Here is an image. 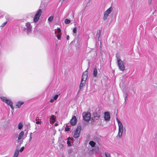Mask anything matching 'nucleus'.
<instances>
[{
    "label": "nucleus",
    "instance_id": "f257e3e1",
    "mask_svg": "<svg viewBox=\"0 0 157 157\" xmlns=\"http://www.w3.org/2000/svg\"><path fill=\"white\" fill-rule=\"evenodd\" d=\"M1 100L7 104L8 105H10L11 109L13 110L14 109V108L13 106V103L11 100L9 98H7L6 97L2 96L1 97Z\"/></svg>",
    "mask_w": 157,
    "mask_h": 157
},
{
    "label": "nucleus",
    "instance_id": "f03ea898",
    "mask_svg": "<svg viewBox=\"0 0 157 157\" xmlns=\"http://www.w3.org/2000/svg\"><path fill=\"white\" fill-rule=\"evenodd\" d=\"M42 11L41 10L39 9L36 13L33 19V22H37L39 19L42 13Z\"/></svg>",
    "mask_w": 157,
    "mask_h": 157
},
{
    "label": "nucleus",
    "instance_id": "7ed1b4c3",
    "mask_svg": "<svg viewBox=\"0 0 157 157\" xmlns=\"http://www.w3.org/2000/svg\"><path fill=\"white\" fill-rule=\"evenodd\" d=\"M83 119L86 121H89L91 115L88 112H83L82 113Z\"/></svg>",
    "mask_w": 157,
    "mask_h": 157
},
{
    "label": "nucleus",
    "instance_id": "20e7f679",
    "mask_svg": "<svg viewBox=\"0 0 157 157\" xmlns=\"http://www.w3.org/2000/svg\"><path fill=\"white\" fill-rule=\"evenodd\" d=\"M117 64L119 70L123 71L125 70V67L123 61L122 60L119 61L117 62Z\"/></svg>",
    "mask_w": 157,
    "mask_h": 157
},
{
    "label": "nucleus",
    "instance_id": "39448f33",
    "mask_svg": "<svg viewBox=\"0 0 157 157\" xmlns=\"http://www.w3.org/2000/svg\"><path fill=\"white\" fill-rule=\"evenodd\" d=\"M25 26L26 27L25 28L27 34L29 35L32 32V27L29 22L25 24Z\"/></svg>",
    "mask_w": 157,
    "mask_h": 157
},
{
    "label": "nucleus",
    "instance_id": "423d86ee",
    "mask_svg": "<svg viewBox=\"0 0 157 157\" xmlns=\"http://www.w3.org/2000/svg\"><path fill=\"white\" fill-rule=\"evenodd\" d=\"M112 10V8L111 7L109 8L105 12L103 17V19L104 21L106 20L109 15V14H110Z\"/></svg>",
    "mask_w": 157,
    "mask_h": 157
},
{
    "label": "nucleus",
    "instance_id": "0eeeda50",
    "mask_svg": "<svg viewBox=\"0 0 157 157\" xmlns=\"http://www.w3.org/2000/svg\"><path fill=\"white\" fill-rule=\"evenodd\" d=\"M81 126H78L74 132V137L75 138H77L79 136V133L81 130Z\"/></svg>",
    "mask_w": 157,
    "mask_h": 157
},
{
    "label": "nucleus",
    "instance_id": "6e6552de",
    "mask_svg": "<svg viewBox=\"0 0 157 157\" xmlns=\"http://www.w3.org/2000/svg\"><path fill=\"white\" fill-rule=\"evenodd\" d=\"M93 117H92L93 121L96 122V120H98L100 117V116L97 112H94L93 113Z\"/></svg>",
    "mask_w": 157,
    "mask_h": 157
},
{
    "label": "nucleus",
    "instance_id": "1a4fd4ad",
    "mask_svg": "<svg viewBox=\"0 0 157 157\" xmlns=\"http://www.w3.org/2000/svg\"><path fill=\"white\" fill-rule=\"evenodd\" d=\"M104 118L106 121H109L110 118V113L108 112H106L104 113Z\"/></svg>",
    "mask_w": 157,
    "mask_h": 157
},
{
    "label": "nucleus",
    "instance_id": "9d476101",
    "mask_svg": "<svg viewBox=\"0 0 157 157\" xmlns=\"http://www.w3.org/2000/svg\"><path fill=\"white\" fill-rule=\"evenodd\" d=\"M88 69V68L87 69ZM87 70L86 71H85L83 73L82 77V80L86 81L88 77V72L87 71Z\"/></svg>",
    "mask_w": 157,
    "mask_h": 157
},
{
    "label": "nucleus",
    "instance_id": "9b49d317",
    "mask_svg": "<svg viewBox=\"0 0 157 157\" xmlns=\"http://www.w3.org/2000/svg\"><path fill=\"white\" fill-rule=\"evenodd\" d=\"M77 123V119L76 117L73 116L70 121V124L72 126H74Z\"/></svg>",
    "mask_w": 157,
    "mask_h": 157
},
{
    "label": "nucleus",
    "instance_id": "f8f14e48",
    "mask_svg": "<svg viewBox=\"0 0 157 157\" xmlns=\"http://www.w3.org/2000/svg\"><path fill=\"white\" fill-rule=\"evenodd\" d=\"M55 117L54 115H52L51 117H47V119L48 121L49 119H50V122L51 124L53 123L55 121Z\"/></svg>",
    "mask_w": 157,
    "mask_h": 157
},
{
    "label": "nucleus",
    "instance_id": "ddd939ff",
    "mask_svg": "<svg viewBox=\"0 0 157 157\" xmlns=\"http://www.w3.org/2000/svg\"><path fill=\"white\" fill-rule=\"evenodd\" d=\"M23 101H19L17 102L16 104V106L17 108H20L21 105L24 104Z\"/></svg>",
    "mask_w": 157,
    "mask_h": 157
},
{
    "label": "nucleus",
    "instance_id": "4468645a",
    "mask_svg": "<svg viewBox=\"0 0 157 157\" xmlns=\"http://www.w3.org/2000/svg\"><path fill=\"white\" fill-rule=\"evenodd\" d=\"M85 81H84L81 80L79 87L80 90L82 89L83 88V87L85 86Z\"/></svg>",
    "mask_w": 157,
    "mask_h": 157
},
{
    "label": "nucleus",
    "instance_id": "2eb2a0df",
    "mask_svg": "<svg viewBox=\"0 0 157 157\" xmlns=\"http://www.w3.org/2000/svg\"><path fill=\"white\" fill-rule=\"evenodd\" d=\"M24 134L23 131H21L19 134L17 139V141L18 142L22 137Z\"/></svg>",
    "mask_w": 157,
    "mask_h": 157
},
{
    "label": "nucleus",
    "instance_id": "dca6fc26",
    "mask_svg": "<svg viewBox=\"0 0 157 157\" xmlns=\"http://www.w3.org/2000/svg\"><path fill=\"white\" fill-rule=\"evenodd\" d=\"M124 129L118 130V134L117 136L119 138H121L122 136V135Z\"/></svg>",
    "mask_w": 157,
    "mask_h": 157
},
{
    "label": "nucleus",
    "instance_id": "f3484780",
    "mask_svg": "<svg viewBox=\"0 0 157 157\" xmlns=\"http://www.w3.org/2000/svg\"><path fill=\"white\" fill-rule=\"evenodd\" d=\"M97 70L96 68H94V71L93 72V75L94 77H96L97 75Z\"/></svg>",
    "mask_w": 157,
    "mask_h": 157
},
{
    "label": "nucleus",
    "instance_id": "a211bd4d",
    "mask_svg": "<svg viewBox=\"0 0 157 157\" xmlns=\"http://www.w3.org/2000/svg\"><path fill=\"white\" fill-rule=\"evenodd\" d=\"M118 130L124 129L122 123L118 124Z\"/></svg>",
    "mask_w": 157,
    "mask_h": 157
},
{
    "label": "nucleus",
    "instance_id": "6ab92c4d",
    "mask_svg": "<svg viewBox=\"0 0 157 157\" xmlns=\"http://www.w3.org/2000/svg\"><path fill=\"white\" fill-rule=\"evenodd\" d=\"M19 153L18 150H16L14 154L13 157H17Z\"/></svg>",
    "mask_w": 157,
    "mask_h": 157
},
{
    "label": "nucleus",
    "instance_id": "aec40b11",
    "mask_svg": "<svg viewBox=\"0 0 157 157\" xmlns=\"http://www.w3.org/2000/svg\"><path fill=\"white\" fill-rule=\"evenodd\" d=\"M89 144L92 147H94L95 146L96 144L93 141H90L89 142Z\"/></svg>",
    "mask_w": 157,
    "mask_h": 157
},
{
    "label": "nucleus",
    "instance_id": "412c9836",
    "mask_svg": "<svg viewBox=\"0 0 157 157\" xmlns=\"http://www.w3.org/2000/svg\"><path fill=\"white\" fill-rule=\"evenodd\" d=\"M116 59H117V62H118L119 61H121L122 60L121 59L120 56L118 54H116Z\"/></svg>",
    "mask_w": 157,
    "mask_h": 157
},
{
    "label": "nucleus",
    "instance_id": "4be33fe9",
    "mask_svg": "<svg viewBox=\"0 0 157 157\" xmlns=\"http://www.w3.org/2000/svg\"><path fill=\"white\" fill-rule=\"evenodd\" d=\"M23 126V125L22 123L21 122H20L18 124V128L19 129H21L22 128Z\"/></svg>",
    "mask_w": 157,
    "mask_h": 157
},
{
    "label": "nucleus",
    "instance_id": "5701e85b",
    "mask_svg": "<svg viewBox=\"0 0 157 157\" xmlns=\"http://www.w3.org/2000/svg\"><path fill=\"white\" fill-rule=\"evenodd\" d=\"M71 139L70 137H68L67 138V143L68 144V146H71V142L69 140Z\"/></svg>",
    "mask_w": 157,
    "mask_h": 157
},
{
    "label": "nucleus",
    "instance_id": "b1692460",
    "mask_svg": "<svg viewBox=\"0 0 157 157\" xmlns=\"http://www.w3.org/2000/svg\"><path fill=\"white\" fill-rule=\"evenodd\" d=\"M64 22L66 24H68L71 22V20L69 19H66L64 21Z\"/></svg>",
    "mask_w": 157,
    "mask_h": 157
},
{
    "label": "nucleus",
    "instance_id": "393cba45",
    "mask_svg": "<svg viewBox=\"0 0 157 157\" xmlns=\"http://www.w3.org/2000/svg\"><path fill=\"white\" fill-rule=\"evenodd\" d=\"M105 155L106 157H111L110 154L109 153L105 152Z\"/></svg>",
    "mask_w": 157,
    "mask_h": 157
},
{
    "label": "nucleus",
    "instance_id": "a878e982",
    "mask_svg": "<svg viewBox=\"0 0 157 157\" xmlns=\"http://www.w3.org/2000/svg\"><path fill=\"white\" fill-rule=\"evenodd\" d=\"M60 95L59 94H56L55 95V96L53 97V99L55 100H56L57 98H58V97Z\"/></svg>",
    "mask_w": 157,
    "mask_h": 157
},
{
    "label": "nucleus",
    "instance_id": "bb28decb",
    "mask_svg": "<svg viewBox=\"0 0 157 157\" xmlns=\"http://www.w3.org/2000/svg\"><path fill=\"white\" fill-rule=\"evenodd\" d=\"M53 20V17H52L51 16L49 17L48 19V20L49 21H52Z\"/></svg>",
    "mask_w": 157,
    "mask_h": 157
},
{
    "label": "nucleus",
    "instance_id": "cd10ccee",
    "mask_svg": "<svg viewBox=\"0 0 157 157\" xmlns=\"http://www.w3.org/2000/svg\"><path fill=\"white\" fill-rule=\"evenodd\" d=\"M56 36L58 40H60L61 39V35H56Z\"/></svg>",
    "mask_w": 157,
    "mask_h": 157
},
{
    "label": "nucleus",
    "instance_id": "c85d7f7f",
    "mask_svg": "<svg viewBox=\"0 0 157 157\" xmlns=\"http://www.w3.org/2000/svg\"><path fill=\"white\" fill-rule=\"evenodd\" d=\"M73 32L74 33H76L77 32V29L76 27L74 28L73 30Z\"/></svg>",
    "mask_w": 157,
    "mask_h": 157
},
{
    "label": "nucleus",
    "instance_id": "c756f323",
    "mask_svg": "<svg viewBox=\"0 0 157 157\" xmlns=\"http://www.w3.org/2000/svg\"><path fill=\"white\" fill-rule=\"evenodd\" d=\"M7 23V21H6L3 23L1 25V27H3Z\"/></svg>",
    "mask_w": 157,
    "mask_h": 157
},
{
    "label": "nucleus",
    "instance_id": "7c9ffc66",
    "mask_svg": "<svg viewBox=\"0 0 157 157\" xmlns=\"http://www.w3.org/2000/svg\"><path fill=\"white\" fill-rule=\"evenodd\" d=\"M24 148H25V147H21L20 150V151H19L20 152H22L24 150Z\"/></svg>",
    "mask_w": 157,
    "mask_h": 157
},
{
    "label": "nucleus",
    "instance_id": "2f4dec72",
    "mask_svg": "<svg viewBox=\"0 0 157 157\" xmlns=\"http://www.w3.org/2000/svg\"><path fill=\"white\" fill-rule=\"evenodd\" d=\"M128 97V94H125V97H124L125 101H126V100H127Z\"/></svg>",
    "mask_w": 157,
    "mask_h": 157
},
{
    "label": "nucleus",
    "instance_id": "473e14b6",
    "mask_svg": "<svg viewBox=\"0 0 157 157\" xmlns=\"http://www.w3.org/2000/svg\"><path fill=\"white\" fill-rule=\"evenodd\" d=\"M57 31L58 33H59L61 32V30L60 28H58Z\"/></svg>",
    "mask_w": 157,
    "mask_h": 157
},
{
    "label": "nucleus",
    "instance_id": "72a5a7b5",
    "mask_svg": "<svg viewBox=\"0 0 157 157\" xmlns=\"http://www.w3.org/2000/svg\"><path fill=\"white\" fill-rule=\"evenodd\" d=\"M116 120L118 123V124H119V123H121L120 121L117 118H116Z\"/></svg>",
    "mask_w": 157,
    "mask_h": 157
},
{
    "label": "nucleus",
    "instance_id": "f704fd0d",
    "mask_svg": "<svg viewBox=\"0 0 157 157\" xmlns=\"http://www.w3.org/2000/svg\"><path fill=\"white\" fill-rule=\"evenodd\" d=\"M100 34V31H99V32H98L97 33V35H98L99 36L98 37H99V36Z\"/></svg>",
    "mask_w": 157,
    "mask_h": 157
},
{
    "label": "nucleus",
    "instance_id": "c9c22d12",
    "mask_svg": "<svg viewBox=\"0 0 157 157\" xmlns=\"http://www.w3.org/2000/svg\"><path fill=\"white\" fill-rule=\"evenodd\" d=\"M54 100H55L53 98L52 99H51L50 102L51 103H52L53 102H54Z\"/></svg>",
    "mask_w": 157,
    "mask_h": 157
},
{
    "label": "nucleus",
    "instance_id": "e433bc0d",
    "mask_svg": "<svg viewBox=\"0 0 157 157\" xmlns=\"http://www.w3.org/2000/svg\"><path fill=\"white\" fill-rule=\"evenodd\" d=\"M40 122L41 121H36V123L37 124H40Z\"/></svg>",
    "mask_w": 157,
    "mask_h": 157
},
{
    "label": "nucleus",
    "instance_id": "4c0bfd02",
    "mask_svg": "<svg viewBox=\"0 0 157 157\" xmlns=\"http://www.w3.org/2000/svg\"><path fill=\"white\" fill-rule=\"evenodd\" d=\"M66 131H69V130H70V128H66Z\"/></svg>",
    "mask_w": 157,
    "mask_h": 157
},
{
    "label": "nucleus",
    "instance_id": "58836bf2",
    "mask_svg": "<svg viewBox=\"0 0 157 157\" xmlns=\"http://www.w3.org/2000/svg\"><path fill=\"white\" fill-rule=\"evenodd\" d=\"M32 139V136H30V138L29 140V142H30L31 140Z\"/></svg>",
    "mask_w": 157,
    "mask_h": 157
},
{
    "label": "nucleus",
    "instance_id": "ea45409f",
    "mask_svg": "<svg viewBox=\"0 0 157 157\" xmlns=\"http://www.w3.org/2000/svg\"><path fill=\"white\" fill-rule=\"evenodd\" d=\"M69 36L68 35L66 37V39L67 40H68L69 39Z\"/></svg>",
    "mask_w": 157,
    "mask_h": 157
},
{
    "label": "nucleus",
    "instance_id": "a19ab883",
    "mask_svg": "<svg viewBox=\"0 0 157 157\" xmlns=\"http://www.w3.org/2000/svg\"><path fill=\"white\" fill-rule=\"evenodd\" d=\"M56 29L55 30V34H56V33L57 32V31H56Z\"/></svg>",
    "mask_w": 157,
    "mask_h": 157
},
{
    "label": "nucleus",
    "instance_id": "79ce46f5",
    "mask_svg": "<svg viewBox=\"0 0 157 157\" xmlns=\"http://www.w3.org/2000/svg\"><path fill=\"white\" fill-rule=\"evenodd\" d=\"M32 132H31L30 133V136H32Z\"/></svg>",
    "mask_w": 157,
    "mask_h": 157
},
{
    "label": "nucleus",
    "instance_id": "37998d69",
    "mask_svg": "<svg viewBox=\"0 0 157 157\" xmlns=\"http://www.w3.org/2000/svg\"><path fill=\"white\" fill-rule=\"evenodd\" d=\"M55 125V126H57L58 125V124L57 123H56Z\"/></svg>",
    "mask_w": 157,
    "mask_h": 157
},
{
    "label": "nucleus",
    "instance_id": "c03bdc74",
    "mask_svg": "<svg viewBox=\"0 0 157 157\" xmlns=\"http://www.w3.org/2000/svg\"><path fill=\"white\" fill-rule=\"evenodd\" d=\"M73 18H74V15H73Z\"/></svg>",
    "mask_w": 157,
    "mask_h": 157
}]
</instances>
